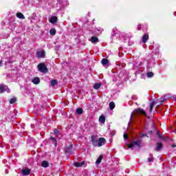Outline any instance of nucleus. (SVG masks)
<instances>
[{"instance_id": "obj_1", "label": "nucleus", "mask_w": 176, "mask_h": 176, "mask_svg": "<svg viewBox=\"0 0 176 176\" xmlns=\"http://www.w3.org/2000/svg\"><path fill=\"white\" fill-rule=\"evenodd\" d=\"M37 68L40 72H43V74H47V71L49 69H47V67L45 64V63H41L38 65Z\"/></svg>"}, {"instance_id": "obj_2", "label": "nucleus", "mask_w": 176, "mask_h": 176, "mask_svg": "<svg viewBox=\"0 0 176 176\" xmlns=\"http://www.w3.org/2000/svg\"><path fill=\"white\" fill-rule=\"evenodd\" d=\"M132 115H144V116H146V112L144 109L142 108H138V109H135L134 111L132 113Z\"/></svg>"}, {"instance_id": "obj_3", "label": "nucleus", "mask_w": 176, "mask_h": 176, "mask_svg": "<svg viewBox=\"0 0 176 176\" xmlns=\"http://www.w3.org/2000/svg\"><path fill=\"white\" fill-rule=\"evenodd\" d=\"M136 145L138 148H141V140L133 141L131 144L128 145V148L132 149V148Z\"/></svg>"}, {"instance_id": "obj_4", "label": "nucleus", "mask_w": 176, "mask_h": 176, "mask_svg": "<svg viewBox=\"0 0 176 176\" xmlns=\"http://www.w3.org/2000/svg\"><path fill=\"white\" fill-rule=\"evenodd\" d=\"M91 142H92L93 146H97V144L98 142V139L96 135L91 136Z\"/></svg>"}, {"instance_id": "obj_5", "label": "nucleus", "mask_w": 176, "mask_h": 176, "mask_svg": "<svg viewBox=\"0 0 176 176\" xmlns=\"http://www.w3.org/2000/svg\"><path fill=\"white\" fill-rule=\"evenodd\" d=\"M21 173L23 175H30V174H31V169L28 168H23L21 170Z\"/></svg>"}, {"instance_id": "obj_6", "label": "nucleus", "mask_w": 176, "mask_h": 176, "mask_svg": "<svg viewBox=\"0 0 176 176\" xmlns=\"http://www.w3.org/2000/svg\"><path fill=\"white\" fill-rule=\"evenodd\" d=\"M37 57H38V58H45V57H46V53L45 51H38Z\"/></svg>"}, {"instance_id": "obj_7", "label": "nucleus", "mask_w": 176, "mask_h": 176, "mask_svg": "<svg viewBox=\"0 0 176 176\" xmlns=\"http://www.w3.org/2000/svg\"><path fill=\"white\" fill-rule=\"evenodd\" d=\"M104 144H105V138H99V140H98V144H97V146H102V145H104Z\"/></svg>"}, {"instance_id": "obj_8", "label": "nucleus", "mask_w": 176, "mask_h": 176, "mask_svg": "<svg viewBox=\"0 0 176 176\" xmlns=\"http://www.w3.org/2000/svg\"><path fill=\"white\" fill-rule=\"evenodd\" d=\"M163 149V144L162 142H157L155 147L156 152H160Z\"/></svg>"}, {"instance_id": "obj_9", "label": "nucleus", "mask_w": 176, "mask_h": 176, "mask_svg": "<svg viewBox=\"0 0 176 176\" xmlns=\"http://www.w3.org/2000/svg\"><path fill=\"white\" fill-rule=\"evenodd\" d=\"M64 151L66 155H71V153H72V145L69 146L68 147L65 148Z\"/></svg>"}, {"instance_id": "obj_10", "label": "nucleus", "mask_w": 176, "mask_h": 176, "mask_svg": "<svg viewBox=\"0 0 176 176\" xmlns=\"http://www.w3.org/2000/svg\"><path fill=\"white\" fill-rule=\"evenodd\" d=\"M8 90V86L5 85H0V93H5Z\"/></svg>"}, {"instance_id": "obj_11", "label": "nucleus", "mask_w": 176, "mask_h": 176, "mask_svg": "<svg viewBox=\"0 0 176 176\" xmlns=\"http://www.w3.org/2000/svg\"><path fill=\"white\" fill-rule=\"evenodd\" d=\"M74 167H82V166H85V161L82 162H74Z\"/></svg>"}, {"instance_id": "obj_12", "label": "nucleus", "mask_w": 176, "mask_h": 176, "mask_svg": "<svg viewBox=\"0 0 176 176\" xmlns=\"http://www.w3.org/2000/svg\"><path fill=\"white\" fill-rule=\"evenodd\" d=\"M41 82V79H39V77H35L33 80H32V82L34 85H39Z\"/></svg>"}, {"instance_id": "obj_13", "label": "nucleus", "mask_w": 176, "mask_h": 176, "mask_svg": "<svg viewBox=\"0 0 176 176\" xmlns=\"http://www.w3.org/2000/svg\"><path fill=\"white\" fill-rule=\"evenodd\" d=\"M149 39V35L145 34L142 37L143 43H146V41Z\"/></svg>"}, {"instance_id": "obj_14", "label": "nucleus", "mask_w": 176, "mask_h": 176, "mask_svg": "<svg viewBox=\"0 0 176 176\" xmlns=\"http://www.w3.org/2000/svg\"><path fill=\"white\" fill-rule=\"evenodd\" d=\"M102 159H104V156H102V155H100L96 160V164H100V163L102 162Z\"/></svg>"}, {"instance_id": "obj_15", "label": "nucleus", "mask_w": 176, "mask_h": 176, "mask_svg": "<svg viewBox=\"0 0 176 176\" xmlns=\"http://www.w3.org/2000/svg\"><path fill=\"white\" fill-rule=\"evenodd\" d=\"M57 22V17L56 16H52L50 19V23H51L52 24H54V23Z\"/></svg>"}, {"instance_id": "obj_16", "label": "nucleus", "mask_w": 176, "mask_h": 176, "mask_svg": "<svg viewBox=\"0 0 176 176\" xmlns=\"http://www.w3.org/2000/svg\"><path fill=\"white\" fill-rule=\"evenodd\" d=\"M102 86V83L98 82L94 84V89H95V90H98V89H100V87H101Z\"/></svg>"}, {"instance_id": "obj_17", "label": "nucleus", "mask_w": 176, "mask_h": 176, "mask_svg": "<svg viewBox=\"0 0 176 176\" xmlns=\"http://www.w3.org/2000/svg\"><path fill=\"white\" fill-rule=\"evenodd\" d=\"M16 17H18V19H21L22 20H24V19H25V17L21 12L16 13Z\"/></svg>"}, {"instance_id": "obj_18", "label": "nucleus", "mask_w": 176, "mask_h": 176, "mask_svg": "<svg viewBox=\"0 0 176 176\" xmlns=\"http://www.w3.org/2000/svg\"><path fill=\"white\" fill-rule=\"evenodd\" d=\"M109 63V60H108L107 58H103L101 61V63L102 65H107Z\"/></svg>"}, {"instance_id": "obj_19", "label": "nucleus", "mask_w": 176, "mask_h": 176, "mask_svg": "<svg viewBox=\"0 0 176 176\" xmlns=\"http://www.w3.org/2000/svg\"><path fill=\"white\" fill-rule=\"evenodd\" d=\"M109 109H111V111H112L113 109H115V103L113 102H111L109 104Z\"/></svg>"}, {"instance_id": "obj_20", "label": "nucleus", "mask_w": 176, "mask_h": 176, "mask_svg": "<svg viewBox=\"0 0 176 176\" xmlns=\"http://www.w3.org/2000/svg\"><path fill=\"white\" fill-rule=\"evenodd\" d=\"M76 113H77L78 115H82V114L83 113V109H82V108H78V109H76Z\"/></svg>"}, {"instance_id": "obj_21", "label": "nucleus", "mask_w": 176, "mask_h": 176, "mask_svg": "<svg viewBox=\"0 0 176 176\" xmlns=\"http://www.w3.org/2000/svg\"><path fill=\"white\" fill-rule=\"evenodd\" d=\"M99 122H100V123H105V116H100L99 118Z\"/></svg>"}, {"instance_id": "obj_22", "label": "nucleus", "mask_w": 176, "mask_h": 176, "mask_svg": "<svg viewBox=\"0 0 176 176\" xmlns=\"http://www.w3.org/2000/svg\"><path fill=\"white\" fill-rule=\"evenodd\" d=\"M91 41L92 43H97V42H98V38L94 36L91 37Z\"/></svg>"}, {"instance_id": "obj_23", "label": "nucleus", "mask_w": 176, "mask_h": 176, "mask_svg": "<svg viewBox=\"0 0 176 176\" xmlns=\"http://www.w3.org/2000/svg\"><path fill=\"white\" fill-rule=\"evenodd\" d=\"M58 84V81L56 79L51 80V86H56V85Z\"/></svg>"}, {"instance_id": "obj_24", "label": "nucleus", "mask_w": 176, "mask_h": 176, "mask_svg": "<svg viewBox=\"0 0 176 176\" xmlns=\"http://www.w3.org/2000/svg\"><path fill=\"white\" fill-rule=\"evenodd\" d=\"M41 166L42 167H47L49 166V162H47V161H43L41 163Z\"/></svg>"}, {"instance_id": "obj_25", "label": "nucleus", "mask_w": 176, "mask_h": 176, "mask_svg": "<svg viewBox=\"0 0 176 176\" xmlns=\"http://www.w3.org/2000/svg\"><path fill=\"white\" fill-rule=\"evenodd\" d=\"M56 29H51L50 31V35H53V36L56 35Z\"/></svg>"}, {"instance_id": "obj_26", "label": "nucleus", "mask_w": 176, "mask_h": 176, "mask_svg": "<svg viewBox=\"0 0 176 176\" xmlns=\"http://www.w3.org/2000/svg\"><path fill=\"white\" fill-rule=\"evenodd\" d=\"M154 75L155 74L152 72H147V77H148V78H153Z\"/></svg>"}, {"instance_id": "obj_27", "label": "nucleus", "mask_w": 176, "mask_h": 176, "mask_svg": "<svg viewBox=\"0 0 176 176\" xmlns=\"http://www.w3.org/2000/svg\"><path fill=\"white\" fill-rule=\"evenodd\" d=\"M16 101H17V98H12L10 100V104H14V102H16Z\"/></svg>"}, {"instance_id": "obj_28", "label": "nucleus", "mask_w": 176, "mask_h": 176, "mask_svg": "<svg viewBox=\"0 0 176 176\" xmlns=\"http://www.w3.org/2000/svg\"><path fill=\"white\" fill-rule=\"evenodd\" d=\"M155 104H156L155 102H152L150 104V112H152V110L153 109V106L155 105Z\"/></svg>"}, {"instance_id": "obj_29", "label": "nucleus", "mask_w": 176, "mask_h": 176, "mask_svg": "<svg viewBox=\"0 0 176 176\" xmlns=\"http://www.w3.org/2000/svg\"><path fill=\"white\" fill-rule=\"evenodd\" d=\"M148 161L149 163H152L153 162V155H151L150 157L148 158Z\"/></svg>"}, {"instance_id": "obj_30", "label": "nucleus", "mask_w": 176, "mask_h": 176, "mask_svg": "<svg viewBox=\"0 0 176 176\" xmlns=\"http://www.w3.org/2000/svg\"><path fill=\"white\" fill-rule=\"evenodd\" d=\"M164 101H166V99L161 98L160 100H159L160 105H162V104H163V102H164Z\"/></svg>"}, {"instance_id": "obj_31", "label": "nucleus", "mask_w": 176, "mask_h": 176, "mask_svg": "<svg viewBox=\"0 0 176 176\" xmlns=\"http://www.w3.org/2000/svg\"><path fill=\"white\" fill-rule=\"evenodd\" d=\"M50 140H54V144H55V146H57V140L54 137H51Z\"/></svg>"}, {"instance_id": "obj_32", "label": "nucleus", "mask_w": 176, "mask_h": 176, "mask_svg": "<svg viewBox=\"0 0 176 176\" xmlns=\"http://www.w3.org/2000/svg\"><path fill=\"white\" fill-rule=\"evenodd\" d=\"M54 133L56 134V135H58V134H60V131L57 129L54 130Z\"/></svg>"}, {"instance_id": "obj_33", "label": "nucleus", "mask_w": 176, "mask_h": 176, "mask_svg": "<svg viewBox=\"0 0 176 176\" xmlns=\"http://www.w3.org/2000/svg\"><path fill=\"white\" fill-rule=\"evenodd\" d=\"M123 137L124 140H129V135H127V133H124Z\"/></svg>"}, {"instance_id": "obj_34", "label": "nucleus", "mask_w": 176, "mask_h": 176, "mask_svg": "<svg viewBox=\"0 0 176 176\" xmlns=\"http://www.w3.org/2000/svg\"><path fill=\"white\" fill-rule=\"evenodd\" d=\"M115 134H116V131H115L110 133V135H111V137H113V135H115Z\"/></svg>"}, {"instance_id": "obj_35", "label": "nucleus", "mask_w": 176, "mask_h": 176, "mask_svg": "<svg viewBox=\"0 0 176 176\" xmlns=\"http://www.w3.org/2000/svg\"><path fill=\"white\" fill-rule=\"evenodd\" d=\"M158 138H160V140H164V136H163L162 135H159Z\"/></svg>"}, {"instance_id": "obj_36", "label": "nucleus", "mask_w": 176, "mask_h": 176, "mask_svg": "<svg viewBox=\"0 0 176 176\" xmlns=\"http://www.w3.org/2000/svg\"><path fill=\"white\" fill-rule=\"evenodd\" d=\"M59 49H60V45H56V46H55V50H56V52L58 51Z\"/></svg>"}, {"instance_id": "obj_37", "label": "nucleus", "mask_w": 176, "mask_h": 176, "mask_svg": "<svg viewBox=\"0 0 176 176\" xmlns=\"http://www.w3.org/2000/svg\"><path fill=\"white\" fill-rule=\"evenodd\" d=\"M142 137H148V135H147L146 133L142 134Z\"/></svg>"}, {"instance_id": "obj_38", "label": "nucleus", "mask_w": 176, "mask_h": 176, "mask_svg": "<svg viewBox=\"0 0 176 176\" xmlns=\"http://www.w3.org/2000/svg\"><path fill=\"white\" fill-rule=\"evenodd\" d=\"M156 134H157V137H158V135H160V132L159 131H157Z\"/></svg>"}, {"instance_id": "obj_39", "label": "nucleus", "mask_w": 176, "mask_h": 176, "mask_svg": "<svg viewBox=\"0 0 176 176\" xmlns=\"http://www.w3.org/2000/svg\"><path fill=\"white\" fill-rule=\"evenodd\" d=\"M153 131H148V134H153Z\"/></svg>"}, {"instance_id": "obj_40", "label": "nucleus", "mask_w": 176, "mask_h": 176, "mask_svg": "<svg viewBox=\"0 0 176 176\" xmlns=\"http://www.w3.org/2000/svg\"><path fill=\"white\" fill-rule=\"evenodd\" d=\"M176 147V145L175 144H173L172 145V148H175Z\"/></svg>"}, {"instance_id": "obj_41", "label": "nucleus", "mask_w": 176, "mask_h": 176, "mask_svg": "<svg viewBox=\"0 0 176 176\" xmlns=\"http://www.w3.org/2000/svg\"><path fill=\"white\" fill-rule=\"evenodd\" d=\"M138 30L140 31L141 30V28L140 26H138Z\"/></svg>"}, {"instance_id": "obj_42", "label": "nucleus", "mask_w": 176, "mask_h": 176, "mask_svg": "<svg viewBox=\"0 0 176 176\" xmlns=\"http://www.w3.org/2000/svg\"><path fill=\"white\" fill-rule=\"evenodd\" d=\"M2 65V61L0 60V67Z\"/></svg>"}]
</instances>
